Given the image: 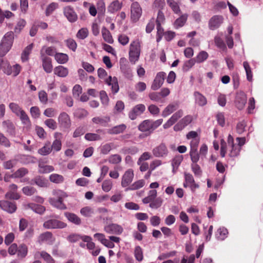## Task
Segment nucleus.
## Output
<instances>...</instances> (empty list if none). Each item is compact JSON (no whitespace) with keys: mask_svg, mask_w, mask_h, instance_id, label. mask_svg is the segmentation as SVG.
Here are the masks:
<instances>
[{"mask_svg":"<svg viewBox=\"0 0 263 263\" xmlns=\"http://www.w3.org/2000/svg\"><path fill=\"white\" fill-rule=\"evenodd\" d=\"M126 128V125L124 124H121L108 129L107 132L110 135H118L123 133L125 130Z\"/></svg>","mask_w":263,"mask_h":263,"instance_id":"obj_27","label":"nucleus"},{"mask_svg":"<svg viewBox=\"0 0 263 263\" xmlns=\"http://www.w3.org/2000/svg\"><path fill=\"white\" fill-rule=\"evenodd\" d=\"M192 171L194 174L195 176L198 177H200L202 175V170L200 166L196 163H193L191 165Z\"/></svg>","mask_w":263,"mask_h":263,"instance_id":"obj_61","label":"nucleus"},{"mask_svg":"<svg viewBox=\"0 0 263 263\" xmlns=\"http://www.w3.org/2000/svg\"><path fill=\"white\" fill-rule=\"evenodd\" d=\"M9 107L11 111L17 117L24 111V110L15 103H10L9 105Z\"/></svg>","mask_w":263,"mask_h":263,"instance_id":"obj_39","label":"nucleus"},{"mask_svg":"<svg viewBox=\"0 0 263 263\" xmlns=\"http://www.w3.org/2000/svg\"><path fill=\"white\" fill-rule=\"evenodd\" d=\"M0 208L10 214L15 212L16 210V205L14 202L6 200L0 201Z\"/></svg>","mask_w":263,"mask_h":263,"instance_id":"obj_18","label":"nucleus"},{"mask_svg":"<svg viewBox=\"0 0 263 263\" xmlns=\"http://www.w3.org/2000/svg\"><path fill=\"white\" fill-rule=\"evenodd\" d=\"M88 115V111L83 108H78L73 112L74 117L80 119L84 118Z\"/></svg>","mask_w":263,"mask_h":263,"instance_id":"obj_43","label":"nucleus"},{"mask_svg":"<svg viewBox=\"0 0 263 263\" xmlns=\"http://www.w3.org/2000/svg\"><path fill=\"white\" fill-rule=\"evenodd\" d=\"M17 163L16 159H12L3 162V167L6 170H10L15 167Z\"/></svg>","mask_w":263,"mask_h":263,"instance_id":"obj_57","label":"nucleus"},{"mask_svg":"<svg viewBox=\"0 0 263 263\" xmlns=\"http://www.w3.org/2000/svg\"><path fill=\"white\" fill-rule=\"evenodd\" d=\"M65 43L67 47L72 51H76L77 48V44L73 39H68L65 40Z\"/></svg>","mask_w":263,"mask_h":263,"instance_id":"obj_58","label":"nucleus"},{"mask_svg":"<svg viewBox=\"0 0 263 263\" xmlns=\"http://www.w3.org/2000/svg\"><path fill=\"white\" fill-rule=\"evenodd\" d=\"M145 182L143 179L139 180L133 183L128 188L126 189L128 190H136L142 187L145 185Z\"/></svg>","mask_w":263,"mask_h":263,"instance_id":"obj_41","label":"nucleus"},{"mask_svg":"<svg viewBox=\"0 0 263 263\" xmlns=\"http://www.w3.org/2000/svg\"><path fill=\"white\" fill-rule=\"evenodd\" d=\"M134 172L132 169L127 170L122 178L121 185L125 187L127 186L132 182L134 178Z\"/></svg>","mask_w":263,"mask_h":263,"instance_id":"obj_19","label":"nucleus"},{"mask_svg":"<svg viewBox=\"0 0 263 263\" xmlns=\"http://www.w3.org/2000/svg\"><path fill=\"white\" fill-rule=\"evenodd\" d=\"M28 173V170L26 168L21 167L13 173L11 176L12 178H18L25 176Z\"/></svg>","mask_w":263,"mask_h":263,"instance_id":"obj_38","label":"nucleus"},{"mask_svg":"<svg viewBox=\"0 0 263 263\" xmlns=\"http://www.w3.org/2000/svg\"><path fill=\"white\" fill-rule=\"evenodd\" d=\"M4 64L3 71L7 75L12 74L14 77L17 76L20 73L21 67L18 64H15L11 66L7 61H5Z\"/></svg>","mask_w":263,"mask_h":263,"instance_id":"obj_6","label":"nucleus"},{"mask_svg":"<svg viewBox=\"0 0 263 263\" xmlns=\"http://www.w3.org/2000/svg\"><path fill=\"white\" fill-rule=\"evenodd\" d=\"M38 241L40 243L46 242L50 244L53 241L52 234L49 232L43 233L39 236Z\"/></svg>","mask_w":263,"mask_h":263,"instance_id":"obj_30","label":"nucleus"},{"mask_svg":"<svg viewBox=\"0 0 263 263\" xmlns=\"http://www.w3.org/2000/svg\"><path fill=\"white\" fill-rule=\"evenodd\" d=\"M195 103L199 106H204L207 104L206 98L198 91L194 93Z\"/></svg>","mask_w":263,"mask_h":263,"instance_id":"obj_26","label":"nucleus"},{"mask_svg":"<svg viewBox=\"0 0 263 263\" xmlns=\"http://www.w3.org/2000/svg\"><path fill=\"white\" fill-rule=\"evenodd\" d=\"M23 193L27 196H32L36 193V190L31 186H26L23 187L22 189Z\"/></svg>","mask_w":263,"mask_h":263,"instance_id":"obj_56","label":"nucleus"},{"mask_svg":"<svg viewBox=\"0 0 263 263\" xmlns=\"http://www.w3.org/2000/svg\"><path fill=\"white\" fill-rule=\"evenodd\" d=\"M28 207L35 213L40 215L43 214L46 210L45 206L41 204H37L33 203H29L28 204Z\"/></svg>","mask_w":263,"mask_h":263,"instance_id":"obj_32","label":"nucleus"},{"mask_svg":"<svg viewBox=\"0 0 263 263\" xmlns=\"http://www.w3.org/2000/svg\"><path fill=\"white\" fill-rule=\"evenodd\" d=\"M63 13L64 16L70 23H74L77 21L78 15L72 7L66 6L64 7Z\"/></svg>","mask_w":263,"mask_h":263,"instance_id":"obj_14","label":"nucleus"},{"mask_svg":"<svg viewBox=\"0 0 263 263\" xmlns=\"http://www.w3.org/2000/svg\"><path fill=\"white\" fill-rule=\"evenodd\" d=\"M2 127L10 135L15 136V126L10 120L4 121L2 122Z\"/></svg>","mask_w":263,"mask_h":263,"instance_id":"obj_22","label":"nucleus"},{"mask_svg":"<svg viewBox=\"0 0 263 263\" xmlns=\"http://www.w3.org/2000/svg\"><path fill=\"white\" fill-rule=\"evenodd\" d=\"M55 194L57 196V198H50L49 200L50 204L60 210L66 209L67 207L63 202V199L67 196L66 193L59 190L55 192Z\"/></svg>","mask_w":263,"mask_h":263,"instance_id":"obj_3","label":"nucleus"},{"mask_svg":"<svg viewBox=\"0 0 263 263\" xmlns=\"http://www.w3.org/2000/svg\"><path fill=\"white\" fill-rule=\"evenodd\" d=\"M129 51L141 52L140 42L139 40H134L130 43Z\"/></svg>","mask_w":263,"mask_h":263,"instance_id":"obj_47","label":"nucleus"},{"mask_svg":"<svg viewBox=\"0 0 263 263\" xmlns=\"http://www.w3.org/2000/svg\"><path fill=\"white\" fill-rule=\"evenodd\" d=\"M163 122L162 119H159L155 121L151 119H146L143 121L139 125L138 129L142 132L146 133V136L150 135L153 132L158 128Z\"/></svg>","mask_w":263,"mask_h":263,"instance_id":"obj_1","label":"nucleus"},{"mask_svg":"<svg viewBox=\"0 0 263 263\" xmlns=\"http://www.w3.org/2000/svg\"><path fill=\"white\" fill-rule=\"evenodd\" d=\"M183 115V111L182 109H179L175 112L171 117L165 123L163 127L164 129H167L172 126Z\"/></svg>","mask_w":263,"mask_h":263,"instance_id":"obj_15","label":"nucleus"},{"mask_svg":"<svg viewBox=\"0 0 263 263\" xmlns=\"http://www.w3.org/2000/svg\"><path fill=\"white\" fill-rule=\"evenodd\" d=\"M149 99L153 101L159 103H163V100L159 92H153L148 95Z\"/></svg>","mask_w":263,"mask_h":263,"instance_id":"obj_51","label":"nucleus"},{"mask_svg":"<svg viewBox=\"0 0 263 263\" xmlns=\"http://www.w3.org/2000/svg\"><path fill=\"white\" fill-rule=\"evenodd\" d=\"M54 73L58 77L64 78L68 74V70L63 66H58L54 69Z\"/></svg>","mask_w":263,"mask_h":263,"instance_id":"obj_34","label":"nucleus"},{"mask_svg":"<svg viewBox=\"0 0 263 263\" xmlns=\"http://www.w3.org/2000/svg\"><path fill=\"white\" fill-rule=\"evenodd\" d=\"M145 106L143 104H139L133 107L128 112L129 118L132 120L136 119L138 116H140L145 110Z\"/></svg>","mask_w":263,"mask_h":263,"instance_id":"obj_5","label":"nucleus"},{"mask_svg":"<svg viewBox=\"0 0 263 263\" xmlns=\"http://www.w3.org/2000/svg\"><path fill=\"white\" fill-rule=\"evenodd\" d=\"M142 14V9L138 2H134L131 5V19L133 22L139 20Z\"/></svg>","mask_w":263,"mask_h":263,"instance_id":"obj_13","label":"nucleus"},{"mask_svg":"<svg viewBox=\"0 0 263 263\" xmlns=\"http://www.w3.org/2000/svg\"><path fill=\"white\" fill-rule=\"evenodd\" d=\"M42 65L44 70L47 73H51L52 71V65L51 60L50 58L46 56L45 54H42Z\"/></svg>","mask_w":263,"mask_h":263,"instance_id":"obj_21","label":"nucleus"},{"mask_svg":"<svg viewBox=\"0 0 263 263\" xmlns=\"http://www.w3.org/2000/svg\"><path fill=\"white\" fill-rule=\"evenodd\" d=\"M102 34L103 38L105 42L109 44H112L114 42V40L111 33L105 27L103 28L102 29Z\"/></svg>","mask_w":263,"mask_h":263,"instance_id":"obj_37","label":"nucleus"},{"mask_svg":"<svg viewBox=\"0 0 263 263\" xmlns=\"http://www.w3.org/2000/svg\"><path fill=\"white\" fill-rule=\"evenodd\" d=\"M153 155L158 158H164L168 154V149L166 145L162 143L154 147L152 151Z\"/></svg>","mask_w":263,"mask_h":263,"instance_id":"obj_9","label":"nucleus"},{"mask_svg":"<svg viewBox=\"0 0 263 263\" xmlns=\"http://www.w3.org/2000/svg\"><path fill=\"white\" fill-rule=\"evenodd\" d=\"M88 35V30L86 28L80 29L76 34L77 37L81 40L86 39Z\"/></svg>","mask_w":263,"mask_h":263,"instance_id":"obj_59","label":"nucleus"},{"mask_svg":"<svg viewBox=\"0 0 263 263\" xmlns=\"http://www.w3.org/2000/svg\"><path fill=\"white\" fill-rule=\"evenodd\" d=\"M165 77V72L163 71L158 72L152 84V89L156 90L160 88L163 85Z\"/></svg>","mask_w":263,"mask_h":263,"instance_id":"obj_12","label":"nucleus"},{"mask_svg":"<svg viewBox=\"0 0 263 263\" xmlns=\"http://www.w3.org/2000/svg\"><path fill=\"white\" fill-rule=\"evenodd\" d=\"M122 7V4L119 1H114L108 7V11L111 13L119 11Z\"/></svg>","mask_w":263,"mask_h":263,"instance_id":"obj_35","label":"nucleus"},{"mask_svg":"<svg viewBox=\"0 0 263 263\" xmlns=\"http://www.w3.org/2000/svg\"><path fill=\"white\" fill-rule=\"evenodd\" d=\"M43 226L48 229H63L67 227V224L59 220L49 219L44 223Z\"/></svg>","mask_w":263,"mask_h":263,"instance_id":"obj_7","label":"nucleus"},{"mask_svg":"<svg viewBox=\"0 0 263 263\" xmlns=\"http://www.w3.org/2000/svg\"><path fill=\"white\" fill-rule=\"evenodd\" d=\"M167 4L175 14H180L181 10L178 3L174 0H167Z\"/></svg>","mask_w":263,"mask_h":263,"instance_id":"obj_36","label":"nucleus"},{"mask_svg":"<svg viewBox=\"0 0 263 263\" xmlns=\"http://www.w3.org/2000/svg\"><path fill=\"white\" fill-rule=\"evenodd\" d=\"M192 121V117L190 115H187L181 119L174 126V130L178 132L182 130L185 127L189 125Z\"/></svg>","mask_w":263,"mask_h":263,"instance_id":"obj_16","label":"nucleus"},{"mask_svg":"<svg viewBox=\"0 0 263 263\" xmlns=\"http://www.w3.org/2000/svg\"><path fill=\"white\" fill-rule=\"evenodd\" d=\"M59 126L63 129H68L71 125V121L69 116L65 112H61L58 118Z\"/></svg>","mask_w":263,"mask_h":263,"instance_id":"obj_4","label":"nucleus"},{"mask_svg":"<svg viewBox=\"0 0 263 263\" xmlns=\"http://www.w3.org/2000/svg\"><path fill=\"white\" fill-rule=\"evenodd\" d=\"M163 200L160 197L156 198L149 203V207L152 209H157L160 207L162 204Z\"/></svg>","mask_w":263,"mask_h":263,"instance_id":"obj_60","label":"nucleus"},{"mask_svg":"<svg viewBox=\"0 0 263 263\" xmlns=\"http://www.w3.org/2000/svg\"><path fill=\"white\" fill-rule=\"evenodd\" d=\"M61 134L56 132L54 134V140L53 141L52 144L50 147L51 150L54 152H59L61 149L62 142L60 137Z\"/></svg>","mask_w":263,"mask_h":263,"instance_id":"obj_20","label":"nucleus"},{"mask_svg":"<svg viewBox=\"0 0 263 263\" xmlns=\"http://www.w3.org/2000/svg\"><path fill=\"white\" fill-rule=\"evenodd\" d=\"M105 83L111 86V90L113 93H116L119 91V85L117 79L116 78L112 79L111 76L105 79Z\"/></svg>","mask_w":263,"mask_h":263,"instance_id":"obj_24","label":"nucleus"},{"mask_svg":"<svg viewBox=\"0 0 263 263\" xmlns=\"http://www.w3.org/2000/svg\"><path fill=\"white\" fill-rule=\"evenodd\" d=\"M105 231L108 234L120 235L123 231L122 227L116 223H111L104 227Z\"/></svg>","mask_w":263,"mask_h":263,"instance_id":"obj_17","label":"nucleus"},{"mask_svg":"<svg viewBox=\"0 0 263 263\" xmlns=\"http://www.w3.org/2000/svg\"><path fill=\"white\" fill-rule=\"evenodd\" d=\"M139 152V149L137 147L133 146L130 147H124L121 149V152L125 154L135 155Z\"/></svg>","mask_w":263,"mask_h":263,"instance_id":"obj_42","label":"nucleus"},{"mask_svg":"<svg viewBox=\"0 0 263 263\" xmlns=\"http://www.w3.org/2000/svg\"><path fill=\"white\" fill-rule=\"evenodd\" d=\"M120 69L126 78L130 79L133 77L132 70L127 65L120 64Z\"/></svg>","mask_w":263,"mask_h":263,"instance_id":"obj_46","label":"nucleus"},{"mask_svg":"<svg viewBox=\"0 0 263 263\" xmlns=\"http://www.w3.org/2000/svg\"><path fill=\"white\" fill-rule=\"evenodd\" d=\"M228 234V230L224 227H221L217 230L215 237L218 240H223L227 237Z\"/></svg>","mask_w":263,"mask_h":263,"instance_id":"obj_33","label":"nucleus"},{"mask_svg":"<svg viewBox=\"0 0 263 263\" xmlns=\"http://www.w3.org/2000/svg\"><path fill=\"white\" fill-rule=\"evenodd\" d=\"M148 110L151 115L154 117L157 116L160 113L159 108L154 104H151L148 106Z\"/></svg>","mask_w":263,"mask_h":263,"instance_id":"obj_64","label":"nucleus"},{"mask_svg":"<svg viewBox=\"0 0 263 263\" xmlns=\"http://www.w3.org/2000/svg\"><path fill=\"white\" fill-rule=\"evenodd\" d=\"M243 66L246 73L247 80L251 82L253 80V74L249 63L247 61L243 62Z\"/></svg>","mask_w":263,"mask_h":263,"instance_id":"obj_44","label":"nucleus"},{"mask_svg":"<svg viewBox=\"0 0 263 263\" xmlns=\"http://www.w3.org/2000/svg\"><path fill=\"white\" fill-rule=\"evenodd\" d=\"M80 213L85 217H89L94 214V211L90 206H85L80 210Z\"/></svg>","mask_w":263,"mask_h":263,"instance_id":"obj_48","label":"nucleus"},{"mask_svg":"<svg viewBox=\"0 0 263 263\" xmlns=\"http://www.w3.org/2000/svg\"><path fill=\"white\" fill-rule=\"evenodd\" d=\"M13 39L14 33L12 31L8 32L4 35L0 43V57H4L10 50Z\"/></svg>","mask_w":263,"mask_h":263,"instance_id":"obj_2","label":"nucleus"},{"mask_svg":"<svg viewBox=\"0 0 263 263\" xmlns=\"http://www.w3.org/2000/svg\"><path fill=\"white\" fill-rule=\"evenodd\" d=\"M178 107V103L169 104L162 111V116L166 117L175 111Z\"/></svg>","mask_w":263,"mask_h":263,"instance_id":"obj_28","label":"nucleus"},{"mask_svg":"<svg viewBox=\"0 0 263 263\" xmlns=\"http://www.w3.org/2000/svg\"><path fill=\"white\" fill-rule=\"evenodd\" d=\"M134 256L138 261H141L143 259V251L141 247L136 246L134 250Z\"/></svg>","mask_w":263,"mask_h":263,"instance_id":"obj_50","label":"nucleus"},{"mask_svg":"<svg viewBox=\"0 0 263 263\" xmlns=\"http://www.w3.org/2000/svg\"><path fill=\"white\" fill-rule=\"evenodd\" d=\"M140 52L129 51V60L133 64H135L139 60Z\"/></svg>","mask_w":263,"mask_h":263,"instance_id":"obj_62","label":"nucleus"},{"mask_svg":"<svg viewBox=\"0 0 263 263\" xmlns=\"http://www.w3.org/2000/svg\"><path fill=\"white\" fill-rule=\"evenodd\" d=\"M247 96L242 91H238L235 96V104L236 107L239 109H242L247 103Z\"/></svg>","mask_w":263,"mask_h":263,"instance_id":"obj_10","label":"nucleus"},{"mask_svg":"<svg viewBox=\"0 0 263 263\" xmlns=\"http://www.w3.org/2000/svg\"><path fill=\"white\" fill-rule=\"evenodd\" d=\"M49 179L51 182L55 183H60L64 181V177L57 174H52L49 176Z\"/></svg>","mask_w":263,"mask_h":263,"instance_id":"obj_53","label":"nucleus"},{"mask_svg":"<svg viewBox=\"0 0 263 263\" xmlns=\"http://www.w3.org/2000/svg\"><path fill=\"white\" fill-rule=\"evenodd\" d=\"M209 57L208 53L204 51H200L196 56V61L197 63H201L205 61Z\"/></svg>","mask_w":263,"mask_h":263,"instance_id":"obj_54","label":"nucleus"},{"mask_svg":"<svg viewBox=\"0 0 263 263\" xmlns=\"http://www.w3.org/2000/svg\"><path fill=\"white\" fill-rule=\"evenodd\" d=\"M33 47V44H30L28 45L23 51L21 58L23 62L27 61L28 59V56L30 54L32 48Z\"/></svg>","mask_w":263,"mask_h":263,"instance_id":"obj_45","label":"nucleus"},{"mask_svg":"<svg viewBox=\"0 0 263 263\" xmlns=\"http://www.w3.org/2000/svg\"><path fill=\"white\" fill-rule=\"evenodd\" d=\"M110 121V118L108 116L103 117H95L92 119V121L94 124H99L103 127L107 126Z\"/></svg>","mask_w":263,"mask_h":263,"instance_id":"obj_25","label":"nucleus"},{"mask_svg":"<svg viewBox=\"0 0 263 263\" xmlns=\"http://www.w3.org/2000/svg\"><path fill=\"white\" fill-rule=\"evenodd\" d=\"M223 17L221 15H213L209 21V28L211 30H215L218 28L223 23Z\"/></svg>","mask_w":263,"mask_h":263,"instance_id":"obj_8","label":"nucleus"},{"mask_svg":"<svg viewBox=\"0 0 263 263\" xmlns=\"http://www.w3.org/2000/svg\"><path fill=\"white\" fill-rule=\"evenodd\" d=\"M55 59L59 64H65L68 60V56L67 54L63 53H57L55 54Z\"/></svg>","mask_w":263,"mask_h":263,"instance_id":"obj_40","label":"nucleus"},{"mask_svg":"<svg viewBox=\"0 0 263 263\" xmlns=\"http://www.w3.org/2000/svg\"><path fill=\"white\" fill-rule=\"evenodd\" d=\"M64 215L69 222L77 226L81 224V219L74 213L65 212L64 213Z\"/></svg>","mask_w":263,"mask_h":263,"instance_id":"obj_23","label":"nucleus"},{"mask_svg":"<svg viewBox=\"0 0 263 263\" xmlns=\"http://www.w3.org/2000/svg\"><path fill=\"white\" fill-rule=\"evenodd\" d=\"M40 256L44 259L47 263H55V261L51 255L45 251L38 252Z\"/></svg>","mask_w":263,"mask_h":263,"instance_id":"obj_55","label":"nucleus"},{"mask_svg":"<svg viewBox=\"0 0 263 263\" xmlns=\"http://www.w3.org/2000/svg\"><path fill=\"white\" fill-rule=\"evenodd\" d=\"M16 253L18 258L20 259L25 258L28 254L27 246L24 243H22L20 245L18 246Z\"/></svg>","mask_w":263,"mask_h":263,"instance_id":"obj_31","label":"nucleus"},{"mask_svg":"<svg viewBox=\"0 0 263 263\" xmlns=\"http://www.w3.org/2000/svg\"><path fill=\"white\" fill-rule=\"evenodd\" d=\"M228 143L229 145L231 146L229 156L232 158L238 156L239 155L241 148L234 143L233 138L231 135H229L228 136Z\"/></svg>","mask_w":263,"mask_h":263,"instance_id":"obj_11","label":"nucleus"},{"mask_svg":"<svg viewBox=\"0 0 263 263\" xmlns=\"http://www.w3.org/2000/svg\"><path fill=\"white\" fill-rule=\"evenodd\" d=\"M112 186V181L110 179L104 180L102 184V189L105 192H108Z\"/></svg>","mask_w":263,"mask_h":263,"instance_id":"obj_63","label":"nucleus"},{"mask_svg":"<svg viewBox=\"0 0 263 263\" xmlns=\"http://www.w3.org/2000/svg\"><path fill=\"white\" fill-rule=\"evenodd\" d=\"M214 42L215 45L217 48H219L222 51H224L227 49L226 45L222 40V39L219 36H216L214 38Z\"/></svg>","mask_w":263,"mask_h":263,"instance_id":"obj_49","label":"nucleus"},{"mask_svg":"<svg viewBox=\"0 0 263 263\" xmlns=\"http://www.w3.org/2000/svg\"><path fill=\"white\" fill-rule=\"evenodd\" d=\"M188 14L186 13L183 14L179 17L177 18L174 22V27L177 29L183 27L187 20Z\"/></svg>","mask_w":263,"mask_h":263,"instance_id":"obj_29","label":"nucleus"},{"mask_svg":"<svg viewBox=\"0 0 263 263\" xmlns=\"http://www.w3.org/2000/svg\"><path fill=\"white\" fill-rule=\"evenodd\" d=\"M195 59H191L184 62L182 69L184 71H189L196 63Z\"/></svg>","mask_w":263,"mask_h":263,"instance_id":"obj_52","label":"nucleus"}]
</instances>
